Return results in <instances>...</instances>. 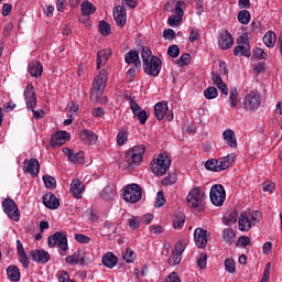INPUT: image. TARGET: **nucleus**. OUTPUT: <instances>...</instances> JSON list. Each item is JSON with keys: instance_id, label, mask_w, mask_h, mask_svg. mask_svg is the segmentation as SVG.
I'll list each match as a JSON object with an SVG mask.
<instances>
[{"instance_id": "43", "label": "nucleus", "mask_w": 282, "mask_h": 282, "mask_svg": "<svg viewBox=\"0 0 282 282\" xmlns=\"http://www.w3.org/2000/svg\"><path fill=\"white\" fill-rule=\"evenodd\" d=\"M238 21L242 25H248L250 23V11L248 10H242L238 13Z\"/></svg>"}, {"instance_id": "41", "label": "nucleus", "mask_w": 282, "mask_h": 282, "mask_svg": "<svg viewBox=\"0 0 282 282\" xmlns=\"http://www.w3.org/2000/svg\"><path fill=\"white\" fill-rule=\"evenodd\" d=\"M99 32L102 36H109L111 34V24L105 20L99 22Z\"/></svg>"}, {"instance_id": "59", "label": "nucleus", "mask_w": 282, "mask_h": 282, "mask_svg": "<svg viewBox=\"0 0 282 282\" xmlns=\"http://www.w3.org/2000/svg\"><path fill=\"white\" fill-rule=\"evenodd\" d=\"M208 256L206 253H200L199 259L197 260V265L200 270H206V261Z\"/></svg>"}, {"instance_id": "37", "label": "nucleus", "mask_w": 282, "mask_h": 282, "mask_svg": "<svg viewBox=\"0 0 282 282\" xmlns=\"http://www.w3.org/2000/svg\"><path fill=\"white\" fill-rule=\"evenodd\" d=\"M95 12H96V7L94 6V3L89 1H84L82 3V14L84 17H89V14H94Z\"/></svg>"}, {"instance_id": "39", "label": "nucleus", "mask_w": 282, "mask_h": 282, "mask_svg": "<svg viewBox=\"0 0 282 282\" xmlns=\"http://www.w3.org/2000/svg\"><path fill=\"white\" fill-rule=\"evenodd\" d=\"M229 104L232 109L239 105V93L237 91V87L230 89Z\"/></svg>"}, {"instance_id": "54", "label": "nucleus", "mask_w": 282, "mask_h": 282, "mask_svg": "<svg viewBox=\"0 0 282 282\" xmlns=\"http://www.w3.org/2000/svg\"><path fill=\"white\" fill-rule=\"evenodd\" d=\"M167 56H171V58H177L180 56V47L177 45H171L167 48Z\"/></svg>"}, {"instance_id": "17", "label": "nucleus", "mask_w": 282, "mask_h": 282, "mask_svg": "<svg viewBox=\"0 0 282 282\" xmlns=\"http://www.w3.org/2000/svg\"><path fill=\"white\" fill-rule=\"evenodd\" d=\"M70 193L76 199H83V193H85V183L78 178H75L70 183Z\"/></svg>"}, {"instance_id": "2", "label": "nucleus", "mask_w": 282, "mask_h": 282, "mask_svg": "<svg viewBox=\"0 0 282 282\" xmlns=\"http://www.w3.org/2000/svg\"><path fill=\"white\" fill-rule=\"evenodd\" d=\"M144 153H147V147L144 144L130 148L124 155L128 169L138 166V164L144 160Z\"/></svg>"}, {"instance_id": "44", "label": "nucleus", "mask_w": 282, "mask_h": 282, "mask_svg": "<svg viewBox=\"0 0 282 282\" xmlns=\"http://www.w3.org/2000/svg\"><path fill=\"white\" fill-rule=\"evenodd\" d=\"M204 96L207 100H214V98H217L219 96V91L215 87H208L204 90Z\"/></svg>"}, {"instance_id": "9", "label": "nucleus", "mask_w": 282, "mask_h": 282, "mask_svg": "<svg viewBox=\"0 0 282 282\" xmlns=\"http://www.w3.org/2000/svg\"><path fill=\"white\" fill-rule=\"evenodd\" d=\"M48 248H54L55 246H58L61 250L66 252L68 250L69 246L67 245V235L56 231L53 236H50L47 238Z\"/></svg>"}, {"instance_id": "47", "label": "nucleus", "mask_w": 282, "mask_h": 282, "mask_svg": "<svg viewBox=\"0 0 282 282\" xmlns=\"http://www.w3.org/2000/svg\"><path fill=\"white\" fill-rule=\"evenodd\" d=\"M78 259H80V250H78L72 256L66 257L65 261L69 265H78Z\"/></svg>"}, {"instance_id": "57", "label": "nucleus", "mask_w": 282, "mask_h": 282, "mask_svg": "<svg viewBox=\"0 0 282 282\" xmlns=\"http://www.w3.org/2000/svg\"><path fill=\"white\" fill-rule=\"evenodd\" d=\"M250 237L248 236H240L238 238V241L236 243V246H240L241 248H246V246H250Z\"/></svg>"}, {"instance_id": "29", "label": "nucleus", "mask_w": 282, "mask_h": 282, "mask_svg": "<svg viewBox=\"0 0 282 282\" xmlns=\"http://www.w3.org/2000/svg\"><path fill=\"white\" fill-rule=\"evenodd\" d=\"M104 265L106 268H109L110 270L112 268H116V265L118 264V258L116 257V254H113V252H107L102 259H101Z\"/></svg>"}, {"instance_id": "23", "label": "nucleus", "mask_w": 282, "mask_h": 282, "mask_svg": "<svg viewBox=\"0 0 282 282\" xmlns=\"http://www.w3.org/2000/svg\"><path fill=\"white\" fill-rule=\"evenodd\" d=\"M238 224V228L242 232H248V230L252 228V224L250 223V218H248V214H246V212H241Z\"/></svg>"}, {"instance_id": "46", "label": "nucleus", "mask_w": 282, "mask_h": 282, "mask_svg": "<svg viewBox=\"0 0 282 282\" xmlns=\"http://www.w3.org/2000/svg\"><path fill=\"white\" fill-rule=\"evenodd\" d=\"M123 260L126 263H133L135 261V252L133 250L127 248L126 251L122 252Z\"/></svg>"}, {"instance_id": "52", "label": "nucleus", "mask_w": 282, "mask_h": 282, "mask_svg": "<svg viewBox=\"0 0 282 282\" xmlns=\"http://www.w3.org/2000/svg\"><path fill=\"white\" fill-rule=\"evenodd\" d=\"M225 268L229 274H235L237 268L235 265V260L232 259H226L225 260Z\"/></svg>"}, {"instance_id": "62", "label": "nucleus", "mask_w": 282, "mask_h": 282, "mask_svg": "<svg viewBox=\"0 0 282 282\" xmlns=\"http://www.w3.org/2000/svg\"><path fill=\"white\" fill-rule=\"evenodd\" d=\"M163 36L164 39H166L167 41H173L175 39V31L173 29H166L163 32Z\"/></svg>"}, {"instance_id": "12", "label": "nucleus", "mask_w": 282, "mask_h": 282, "mask_svg": "<svg viewBox=\"0 0 282 282\" xmlns=\"http://www.w3.org/2000/svg\"><path fill=\"white\" fill-rule=\"evenodd\" d=\"M24 98L28 109H34L36 107V91L32 84H28L24 89Z\"/></svg>"}, {"instance_id": "50", "label": "nucleus", "mask_w": 282, "mask_h": 282, "mask_svg": "<svg viewBox=\"0 0 282 282\" xmlns=\"http://www.w3.org/2000/svg\"><path fill=\"white\" fill-rule=\"evenodd\" d=\"M166 204V198H164V192L160 191L156 194V200L154 203V206L156 208H162Z\"/></svg>"}, {"instance_id": "32", "label": "nucleus", "mask_w": 282, "mask_h": 282, "mask_svg": "<svg viewBox=\"0 0 282 282\" xmlns=\"http://www.w3.org/2000/svg\"><path fill=\"white\" fill-rule=\"evenodd\" d=\"M237 219H239V212L234 209L226 213L224 216V224L230 226V224H237Z\"/></svg>"}, {"instance_id": "21", "label": "nucleus", "mask_w": 282, "mask_h": 282, "mask_svg": "<svg viewBox=\"0 0 282 282\" xmlns=\"http://www.w3.org/2000/svg\"><path fill=\"white\" fill-rule=\"evenodd\" d=\"M79 139L84 144H96L98 142V135L91 130H82L79 132Z\"/></svg>"}, {"instance_id": "63", "label": "nucleus", "mask_w": 282, "mask_h": 282, "mask_svg": "<svg viewBox=\"0 0 282 282\" xmlns=\"http://www.w3.org/2000/svg\"><path fill=\"white\" fill-rule=\"evenodd\" d=\"M165 282H182V280L177 273L172 272L166 276Z\"/></svg>"}, {"instance_id": "36", "label": "nucleus", "mask_w": 282, "mask_h": 282, "mask_svg": "<svg viewBox=\"0 0 282 282\" xmlns=\"http://www.w3.org/2000/svg\"><path fill=\"white\" fill-rule=\"evenodd\" d=\"M186 223V216L183 213H177L173 219V228L182 230L184 224Z\"/></svg>"}, {"instance_id": "30", "label": "nucleus", "mask_w": 282, "mask_h": 282, "mask_svg": "<svg viewBox=\"0 0 282 282\" xmlns=\"http://www.w3.org/2000/svg\"><path fill=\"white\" fill-rule=\"evenodd\" d=\"M251 54L250 44L237 45L234 47V56H246L247 58H250Z\"/></svg>"}, {"instance_id": "13", "label": "nucleus", "mask_w": 282, "mask_h": 282, "mask_svg": "<svg viewBox=\"0 0 282 282\" xmlns=\"http://www.w3.org/2000/svg\"><path fill=\"white\" fill-rule=\"evenodd\" d=\"M234 43H235V40L232 39V34H230L228 30L221 31L219 33L218 45L220 50H230Z\"/></svg>"}, {"instance_id": "51", "label": "nucleus", "mask_w": 282, "mask_h": 282, "mask_svg": "<svg viewBox=\"0 0 282 282\" xmlns=\"http://www.w3.org/2000/svg\"><path fill=\"white\" fill-rule=\"evenodd\" d=\"M167 262L170 265H180V263H182V256L178 253L172 252Z\"/></svg>"}, {"instance_id": "22", "label": "nucleus", "mask_w": 282, "mask_h": 282, "mask_svg": "<svg viewBox=\"0 0 282 282\" xmlns=\"http://www.w3.org/2000/svg\"><path fill=\"white\" fill-rule=\"evenodd\" d=\"M166 111H169V104L166 101H159L154 106V116L159 121L164 120Z\"/></svg>"}, {"instance_id": "55", "label": "nucleus", "mask_w": 282, "mask_h": 282, "mask_svg": "<svg viewBox=\"0 0 282 282\" xmlns=\"http://www.w3.org/2000/svg\"><path fill=\"white\" fill-rule=\"evenodd\" d=\"M253 58L268 61V53L263 52V48L258 47L253 51Z\"/></svg>"}, {"instance_id": "18", "label": "nucleus", "mask_w": 282, "mask_h": 282, "mask_svg": "<svg viewBox=\"0 0 282 282\" xmlns=\"http://www.w3.org/2000/svg\"><path fill=\"white\" fill-rule=\"evenodd\" d=\"M42 202L46 208L50 210H56L61 206V200L56 197V195L52 193H47L42 197Z\"/></svg>"}, {"instance_id": "28", "label": "nucleus", "mask_w": 282, "mask_h": 282, "mask_svg": "<svg viewBox=\"0 0 282 282\" xmlns=\"http://www.w3.org/2000/svg\"><path fill=\"white\" fill-rule=\"evenodd\" d=\"M7 276L9 281L19 282L21 281V271L19 267L11 264L7 268Z\"/></svg>"}, {"instance_id": "19", "label": "nucleus", "mask_w": 282, "mask_h": 282, "mask_svg": "<svg viewBox=\"0 0 282 282\" xmlns=\"http://www.w3.org/2000/svg\"><path fill=\"white\" fill-rule=\"evenodd\" d=\"M24 172L30 173L32 177H36L39 175V171H41V164L39 163V160L31 159L28 164L24 162Z\"/></svg>"}, {"instance_id": "5", "label": "nucleus", "mask_w": 282, "mask_h": 282, "mask_svg": "<svg viewBox=\"0 0 282 282\" xmlns=\"http://www.w3.org/2000/svg\"><path fill=\"white\" fill-rule=\"evenodd\" d=\"M123 199L130 204H138L142 199V187L135 183L127 185L123 189Z\"/></svg>"}, {"instance_id": "3", "label": "nucleus", "mask_w": 282, "mask_h": 282, "mask_svg": "<svg viewBox=\"0 0 282 282\" xmlns=\"http://www.w3.org/2000/svg\"><path fill=\"white\" fill-rule=\"evenodd\" d=\"M150 166L156 177H162L171 169V158L166 153H161L156 160L151 161Z\"/></svg>"}, {"instance_id": "25", "label": "nucleus", "mask_w": 282, "mask_h": 282, "mask_svg": "<svg viewBox=\"0 0 282 282\" xmlns=\"http://www.w3.org/2000/svg\"><path fill=\"white\" fill-rule=\"evenodd\" d=\"M205 169H207V171H214L215 173H221V171H224V165L221 164V159H219V160L209 159L205 163Z\"/></svg>"}, {"instance_id": "60", "label": "nucleus", "mask_w": 282, "mask_h": 282, "mask_svg": "<svg viewBox=\"0 0 282 282\" xmlns=\"http://www.w3.org/2000/svg\"><path fill=\"white\" fill-rule=\"evenodd\" d=\"M75 241H78V243H89V241H91V238L83 234H75Z\"/></svg>"}, {"instance_id": "58", "label": "nucleus", "mask_w": 282, "mask_h": 282, "mask_svg": "<svg viewBox=\"0 0 282 282\" xmlns=\"http://www.w3.org/2000/svg\"><path fill=\"white\" fill-rule=\"evenodd\" d=\"M270 270H272V264L269 262L267 263L264 271H263V275L260 282H268L270 281Z\"/></svg>"}, {"instance_id": "40", "label": "nucleus", "mask_w": 282, "mask_h": 282, "mask_svg": "<svg viewBox=\"0 0 282 282\" xmlns=\"http://www.w3.org/2000/svg\"><path fill=\"white\" fill-rule=\"evenodd\" d=\"M73 164H83L85 162V152H72L70 158L68 159Z\"/></svg>"}, {"instance_id": "8", "label": "nucleus", "mask_w": 282, "mask_h": 282, "mask_svg": "<svg viewBox=\"0 0 282 282\" xmlns=\"http://www.w3.org/2000/svg\"><path fill=\"white\" fill-rule=\"evenodd\" d=\"M2 206L9 219H12V221H19L21 219V213L19 212V206H17V203H14L12 198H6L2 202Z\"/></svg>"}, {"instance_id": "53", "label": "nucleus", "mask_w": 282, "mask_h": 282, "mask_svg": "<svg viewBox=\"0 0 282 282\" xmlns=\"http://www.w3.org/2000/svg\"><path fill=\"white\" fill-rule=\"evenodd\" d=\"M177 65H180V67H186V65H188V63H191V54L185 53L183 54L178 59H177Z\"/></svg>"}, {"instance_id": "38", "label": "nucleus", "mask_w": 282, "mask_h": 282, "mask_svg": "<svg viewBox=\"0 0 282 282\" xmlns=\"http://www.w3.org/2000/svg\"><path fill=\"white\" fill-rule=\"evenodd\" d=\"M235 160H237V154L235 153L228 154L227 156L220 159V163L223 164L224 171H226V169H230Z\"/></svg>"}, {"instance_id": "24", "label": "nucleus", "mask_w": 282, "mask_h": 282, "mask_svg": "<svg viewBox=\"0 0 282 282\" xmlns=\"http://www.w3.org/2000/svg\"><path fill=\"white\" fill-rule=\"evenodd\" d=\"M116 185H107L100 193L101 199H105L106 202H112V199L116 197Z\"/></svg>"}, {"instance_id": "31", "label": "nucleus", "mask_w": 282, "mask_h": 282, "mask_svg": "<svg viewBox=\"0 0 282 282\" xmlns=\"http://www.w3.org/2000/svg\"><path fill=\"white\" fill-rule=\"evenodd\" d=\"M29 73L31 74V76H34V78H39L43 75V65H41L40 62L30 63Z\"/></svg>"}, {"instance_id": "14", "label": "nucleus", "mask_w": 282, "mask_h": 282, "mask_svg": "<svg viewBox=\"0 0 282 282\" xmlns=\"http://www.w3.org/2000/svg\"><path fill=\"white\" fill-rule=\"evenodd\" d=\"M113 17L119 28H124L127 25V9H124L123 6L115 7Z\"/></svg>"}, {"instance_id": "16", "label": "nucleus", "mask_w": 282, "mask_h": 282, "mask_svg": "<svg viewBox=\"0 0 282 282\" xmlns=\"http://www.w3.org/2000/svg\"><path fill=\"white\" fill-rule=\"evenodd\" d=\"M194 241L197 248H206L208 243V231L202 228H197L194 231Z\"/></svg>"}, {"instance_id": "45", "label": "nucleus", "mask_w": 282, "mask_h": 282, "mask_svg": "<svg viewBox=\"0 0 282 282\" xmlns=\"http://www.w3.org/2000/svg\"><path fill=\"white\" fill-rule=\"evenodd\" d=\"M175 182H177V174L170 173L167 176H165L162 180V185L163 186H173V184H175Z\"/></svg>"}, {"instance_id": "11", "label": "nucleus", "mask_w": 282, "mask_h": 282, "mask_svg": "<svg viewBox=\"0 0 282 282\" xmlns=\"http://www.w3.org/2000/svg\"><path fill=\"white\" fill-rule=\"evenodd\" d=\"M32 261H35V263H47L50 259H52V256L50 252L43 250V249H36V250H31L29 252Z\"/></svg>"}, {"instance_id": "49", "label": "nucleus", "mask_w": 282, "mask_h": 282, "mask_svg": "<svg viewBox=\"0 0 282 282\" xmlns=\"http://www.w3.org/2000/svg\"><path fill=\"white\" fill-rule=\"evenodd\" d=\"M133 116L139 120L140 124H147V110H138L137 112H133Z\"/></svg>"}, {"instance_id": "64", "label": "nucleus", "mask_w": 282, "mask_h": 282, "mask_svg": "<svg viewBox=\"0 0 282 282\" xmlns=\"http://www.w3.org/2000/svg\"><path fill=\"white\" fill-rule=\"evenodd\" d=\"M58 281L59 282H75L74 280L69 279V273L63 271L58 274Z\"/></svg>"}, {"instance_id": "34", "label": "nucleus", "mask_w": 282, "mask_h": 282, "mask_svg": "<svg viewBox=\"0 0 282 282\" xmlns=\"http://www.w3.org/2000/svg\"><path fill=\"white\" fill-rule=\"evenodd\" d=\"M263 43L267 47H274L276 45V33L268 31L263 36Z\"/></svg>"}, {"instance_id": "6", "label": "nucleus", "mask_w": 282, "mask_h": 282, "mask_svg": "<svg viewBox=\"0 0 282 282\" xmlns=\"http://www.w3.org/2000/svg\"><path fill=\"white\" fill-rule=\"evenodd\" d=\"M143 69L148 76L158 78L160 72H162V59L158 56H151L149 61L143 62Z\"/></svg>"}, {"instance_id": "33", "label": "nucleus", "mask_w": 282, "mask_h": 282, "mask_svg": "<svg viewBox=\"0 0 282 282\" xmlns=\"http://www.w3.org/2000/svg\"><path fill=\"white\" fill-rule=\"evenodd\" d=\"M127 140H129V130L127 128H121L117 134L118 147H124Z\"/></svg>"}, {"instance_id": "26", "label": "nucleus", "mask_w": 282, "mask_h": 282, "mask_svg": "<svg viewBox=\"0 0 282 282\" xmlns=\"http://www.w3.org/2000/svg\"><path fill=\"white\" fill-rule=\"evenodd\" d=\"M112 52L110 48H104L98 51L97 53V69H100L104 65L109 61V56H111Z\"/></svg>"}, {"instance_id": "61", "label": "nucleus", "mask_w": 282, "mask_h": 282, "mask_svg": "<svg viewBox=\"0 0 282 282\" xmlns=\"http://www.w3.org/2000/svg\"><path fill=\"white\" fill-rule=\"evenodd\" d=\"M180 21H182V17H181V15L172 14V15L169 18L167 23H169V25H171V26H175V25H178V24H180Z\"/></svg>"}, {"instance_id": "48", "label": "nucleus", "mask_w": 282, "mask_h": 282, "mask_svg": "<svg viewBox=\"0 0 282 282\" xmlns=\"http://www.w3.org/2000/svg\"><path fill=\"white\" fill-rule=\"evenodd\" d=\"M152 54L153 52H151V48H149V46H142L141 58L143 63H147V61H151V56H155Z\"/></svg>"}, {"instance_id": "1", "label": "nucleus", "mask_w": 282, "mask_h": 282, "mask_svg": "<svg viewBox=\"0 0 282 282\" xmlns=\"http://www.w3.org/2000/svg\"><path fill=\"white\" fill-rule=\"evenodd\" d=\"M107 80H109V75L107 74V70H99V74L95 78L90 90V100H96V102H100V96H102V94L105 93V87H107Z\"/></svg>"}, {"instance_id": "56", "label": "nucleus", "mask_w": 282, "mask_h": 282, "mask_svg": "<svg viewBox=\"0 0 282 282\" xmlns=\"http://www.w3.org/2000/svg\"><path fill=\"white\" fill-rule=\"evenodd\" d=\"M274 188H276V185L273 182L265 181L262 184V191L265 193H274Z\"/></svg>"}, {"instance_id": "10", "label": "nucleus", "mask_w": 282, "mask_h": 282, "mask_svg": "<svg viewBox=\"0 0 282 282\" xmlns=\"http://www.w3.org/2000/svg\"><path fill=\"white\" fill-rule=\"evenodd\" d=\"M243 107L246 111H257V109L261 107V95L253 90L250 91V94L245 97Z\"/></svg>"}, {"instance_id": "7", "label": "nucleus", "mask_w": 282, "mask_h": 282, "mask_svg": "<svg viewBox=\"0 0 282 282\" xmlns=\"http://www.w3.org/2000/svg\"><path fill=\"white\" fill-rule=\"evenodd\" d=\"M210 202L214 206H224L226 202V189L221 184H215L209 192Z\"/></svg>"}, {"instance_id": "27", "label": "nucleus", "mask_w": 282, "mask_h": 282, "mask_svg": "<svg viewBox=\"0 0 282 282\" xmlns=\"http://www.w3.org/2000/svg\"><path fill=\"white\" fill-rule=\"evenodd\" d=\"M223 137L230 149H237V137L235 135V131L227 129L224 131Z\"/></svg>"}, {"instance_id": "15", "label": "nucleus", "mask_w": 282, "mask_h": 282, "mask_svg": "<svg viewBox=\"0 0 282 282\" xmlns=\"http://www.w3.org/2000/svg\"><path fill=\"white\" fill-rule=\"evenodd\" d=\"M69 140V132L67 131H57L51 138V147L56 149V147H63Z\"/></svg>"}, {"instance_id": "20", "label": "nucleus", "mask_w": 282, "mask_h": 282, "mask_svg": "<svg viewBox=\"0 0 282 282\" xmlns=\"http://www.w3.org/2000/svg\"><path fill=\"white\" fill-rule=\"evenodd\" d=\"M124 61L128 65L134 64L135 69H140V67H142V62L140 61V54H138V51H129L126 53Z\"/></svg>"}, {"instance_id": "35", "label": "nucleus", "mask_w": 282, "mask_h": 282, "mask_svg": "<svg viewBox=\"0 0 282 282\" xmlns=\"http://www.w3.org/2000/svg\"><path fill=\"white\" fill-rule=\"evenodd\" d=\"M237 235L235 234V230L232 228H227L223 231V239L228 243V246H232L235 243V238Z\"/></svg>"}, {"instance_id": "4", "label": "nucleus", "mask_w": 282, "mask_h": 282, "mask_svg": "<svg viewBox=\"0 0 282 282\" xmlns=\"http://www.w3.org/2000/svg\"><path fill=\"white\" fill-rule=\"evenodd\" d=\"M204 194L199 187L192 188L186 197L187 206L196 210V213H204L206 205L204 203Z\"/></svg>"}, {"instance_id": "42", "label": "nucleus", "mask_w": 282, "mask_h": 282, "mask_svg": "<svg viewBox=\"0 0 282 282\" xmlns=\"http://www.w3.org/2000/svg\"><path fill=\"white\" fill-rule=\"evenodd\" d=\"M42 180L46 188H50L51 191H54V188H56V178H54V176L44 175Z\"/></svg>"}]
</instances>
